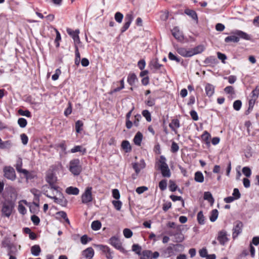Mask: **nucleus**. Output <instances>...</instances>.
<instances>
[{
	"instance_id": "nucleus-1",
	"label": "nucleus",
	"mask_w": 259,
	"mask_h": 259,
	"mask_svg": "<svg viewBox=\"0 0 259 259\" xmlns=\"http://www.w3.org/2000/svg\"><path fill=\"white\" fill-rule=\"evenodd\" d=\"M15 206V201L12 200H5L2 205V216L9 218L12 214Z\"/></svg>"
},
{
	"instance_id": "nucleus-2",
	"label": "nucleus",
	"mask_w": 259,
	"mask_h": 259,
	"mask_svg": "<svg viewBox=\"0 0 259 259\" xmlns=\"http://www.w3.org/2000/svg\"><path fill=\"white\" fill-rule=\"evenodd\" d=\"M70 171L75 176H78L82 170V166L80 160L78 158L73 159L69 162Z\"/></svg>"
},
{
	"instance_id": "nucleus-3",
	"label": "nucleus",
	"mask_w": 259,
	"mask_h": 259,
	"mask_svg": "<svg viewBox=\"0 0 259 259\" xmlns=\"http://www.w3.org/2000/svg\"><path fill=\"white\" fill-rule=\"evenodd\" d=\"M4 176L12 181L16 178V172L14 168L10 166H6L3 168Z\"/></svg>"
},
{
	"instance_id": "nucleus-4",
	"label": "nucleus",
	"mask_w": 259,
	"mask_h": 259,
	"mask_svg": "<svg viewBox=\"0 0 259 259\" xmlns=\"http://www.w3.org/2000/svg\"><path fill=\"white\" fill-rule=\"evenodd\" d=\"M92 187H87L84 193L81 195V201L82 203L87 204L93 201Z\"/></svg>"
},
{
	"instance_id": "nucleus-5",
	"label": "nucleus",
	"mask_w": 259,
	"mask_h": 259,
	"mask_svg": "<svg viewBox=\"0 0 259 259\" xmlns=\"http://www.w3.org/2000/svg\"><path fill=\"white\" fill-rule=\"evenodd\" d=\"M243 227V224L240 221H236L234 223V227L232 230V238L233 239L237 238L238 235L242 233Z\"/></svg>"
},
{
	"instance_id": "nucleus-6",
	"label": "nucleus",
	"mask_w": 259,
	"mask_h": 259,
	"mask_svg": "<svg viewBox=\"0 0 259 259\" xmlns=\"http://www.w3.org/2000/svg\"><path fill=\"white\" fill-rule=\"evenodd\" d=\"M134 18V13L132 11L126 14L124 18V24L120 29L121 33L125 32L129 28Z\"/></svg>"
},
{
	"instance_id": "nucleus-7",
	"label": "nucleus",
	"mask_w": 259,
	"mask_h": 259,
	"mask_svg": "<svg viewBox=\"0 0 259 259\" xmlns=\"http://www.w3.org/2000/svg\"><path fill=\"white\" fill-rule=\"evenodd\" d=\"M175 246H171L170 244L168 246L165 248L160 250L161 256L163 258H167L171 256L175 255Z\"/></svg>"
},
{
	"instance_id": "nucleus-8",
	"label": "nucleus",
	"mask_w": 259,
	"mask_h": 259,
	"mask_svg": "<svg viewBox=\"0 0 259 259\" xmlns=\"http://www.w3.org/2000/svg\"><path fill=\"white\" fill-rule=\"evenodd\" d=\"M184 226L183 225H178L176 229L174 230V233L175 235L176 242H181L184 240V237L182 234V232L184 230Z\"/></svg>"
},
{
	"instance_id": "nucleus-9",
	"label": "nucleus",
	"mask_w": 259,
	"mask_h": 259,
	"mask_svg": "<svg viewBox=\"0 0 259 259\" xmlns=\"http://www.w3.org/2000/svg\"><path fill=\"white\" fill-rule=\"evenodd\" d=\"M109 244L115 247L116 249L121 250L123 249L122 243L119 239L116 236H112L108 241Z\"/></svg>"
},
{
	"instance_id": "nucleus-10",
	"label": "nucleus",
	"mask_w": 259,
	"mask_h": 259,
	"mask_svg": "<svg viewBox=\"0 0 259 259\" xmlns=\"http://www.w3.org/2000/svg\"><path fill=\"white\" fill-rule=\"evenodd\" d=\"M66 31L67 33L73 38L74 42V46L80 43L79 37L78 35L79 33V30L78 29H76L75 31H74L71 28H67Z\"/></svg>"
},
{
	"instance_id": "nucleus-11",
	"label": "nucleus",
	"mask_w": 259,
	"mask_h": 259,
	"mask_svg": "<svg viewBox=\"0 0 259 259\" xmlns=\"http://www.w3.org/2000/svg\"><path fill=\"white\" fill-rule=\"evenodd\" d=\"M99 247L105 254L107 259H113L114 252L107 245H99Z\"/></svg>"
},
{
	"instance_id": "nucleus-12",
	"label": "nucleus",
	"mask_w": 259,
	"mask_h": 259,
	"mask_svg": "<svg viewBox=\"0 0 259 259\" xmlns=\"http://www.w3.org/2000/svg\"><path fill=\"white\" fill-rule=\"evenodd\" d=\"M217 239L219 241L220 244L222 245H225V244L229 240L227 237V232L225 230L220 231L218 233Z\"/></svg>"
},
{
	"instance_id": "nucleus-13",
	"label": "nucleus",
	"mask_w": 259,
	"mask_h": 259,
	"mask_svg": "<svg viewBox=\"0 0 259 259\" xmlns=\"http://www.w3.org/2000/svg\"><path fill=\"white\" fill-rule=\"evenodd\" d=\"M232 33L239 37V40L240 38L247 40L251 39V37L249 34L241 30H236L232 32Z\"/></svg>"
},
{
	"instance_id": "nucleus-14",
	"label": "nucleus",
	"mask_w": 259,
	"mask_h": 259,
	"mask_svg": "<svg viewBox=\"0 0 259 259\" xmlns=\"http://www.w3.org/2000/svg\"><path fill=\"white\" fill-rule=\"evenodd\" d=\"M172 34L174 37L178 41H183L184 37L182 32H181L177 27L174 28L171 30Z\"/></svg>"
},
{
	"instance_id": "nucleus-15",
	"label": "nucleus",
	"mask_w": 259,
	"mask_h": 259,
	"mask_svg": "<svg viewBox=\"0 0 259 259\" xmlns=\"http://www.w3.org/2000/svg\"><path fill=\"white\" fill-rule=\"evenodd\" d=\"M169 126L176 134H178L177 128L180 127V121L178 119L175 118L171 120L169 124Z\"/></svg>"
},
{
	"instance_id": "nucleus-16",
	"label": "nucleus",
	"mask_w": 259,
	"mask_h": 259,
	"mask_svg": "<svg viewBox=\"0 0 259 259\" xmlns=\"http://www.w3.org/2000/svg\"><path fill=\"white\" fill-rule=\"evenodd\" d=\"M177 52L182 56L184 57H191L190 49L187 50V49L183 47L176 48Z\"/></svg>"
},
{
	"instance_id": "nucleus-17",
	"label": "nucleus",
	"mask_w": 259,
	"mask_h": 259,
	"mask_svg": "<svg viewBox=\"0 0 259 259\" xmlns=\"http://www.w3.org/2000/svg\"><path fill=\"white\" fill-rule=\"evenodd\" d=\"M205 50V47L203 45H199L194 48L190 49L191 57L200 54Z\"/></svg>"
},
{
	"instance_id": "nucleus-18",
	"label": "nucleus",
	"mask_w": 259,
	"mask_h": 259,
	"mask_svg": "<svg viewBox=\"0 0 259 259\" xmlns=\"http://www.w3.org/2000/svg\"><path fill=\"white\" fill-rule=\"evenodd\" d=\"M46 180L49 184H55L57 177L52 171H48L47 173Z\"/></svg>"
},
{
	"instance_id": "nucleus-19",
	"label": "nucleus",
	"mask_w": 259,
	"mask_h": 259,
	"mask_svg": "<svg viewBox=\"0 0 259 259\" xmlns=\"http://www.w3.org/2000/svg\"><path fill=\"white\" fill-rule=\"evenodd\" d=\"M205 93L208 97H211L214 93V87L210 83H206L205 87Z\"/></svg>"
},
{
	"instance_id": "nucleus-20",
	"label": "nucleus",
	"mask_w": 259,
	"mask_h": 259,
	"mask_svg": "<svg viewBox=\"0 0 259 259\" xmlns=\"http://www.w3.org/2000/svg\"><path fill=\"white\" fill-rule=\"evenodd\" d=\"M44 194L47 197L54 199V201L55 203L59 204L62 206L67 203V201L64 199V198H58L56 196H51L48 194H46V192H44Z\"/></svg>"
},
{
	"instance_id": "nucleus-21",
	"label": "nucleus",
	"mask_w": 259,
	"mask_h": 259,
	"mask_svg": "<svg viewBox=\"0 0 259 259\" xmlns=\"http://www.w3.org/2000/svg\"><path fill=\"white\" fill-rule=\"evenodd\" d=\"M94 255V250L92 247H89L82 251V255L86 258L91 259Z\"/></svg>"
},
{
	"instance_id": "nucleus-22",
	"label": "nucleus",
	"mask_w": 259,
	"mask_h": 259,
	"mask_svg": "<svg viewBox=\"0 0 259 259\" xmlns=\"http://www.w3.org/2000/svg\"><path fill=\"white\" fill-rule=\"evenodd\" d=\"M22 159L20 158L17 162L16 164V168L19 172L22 173L23 174H27L28 173V170L25 169H22Z\"/></svg>"
},
{
	"instance_id": "nucleus-23",
	"label": "nucleus",
	"mask_w": 259,
	"mask_h": 259,
	"mask_svg": "<svg viewBox=\"0 0 259 259\" xmlns=\"http://www.w3.org/2000/svg\"><path fill=\"white\" fill-rule=\"evenodd\" d=\"M143 139V135L142 134L138 132L137 133L136 135L135 136V137L134 138V142L135 145L137 146H140L142 141Z\"/></svg>"
},
{
	"instance_id": "nucleus-24",
	"label": "nucleus",
	"mask_w": 259,
	"mask_h": 259,
	"mask_svg": "<svg viewBox=\"0 0 259 259\" xmlns=\"http://www.w3.org/2000/svg\"><path fill=\"white\" fill-rule=\"evenodd\" d=\"M211 136L210 134L207 132L206 131H204L203 134L201 135V139L203 141L205 142V143L208 145H210V138Z\"/></svg>"
},
{
	"instance_id": "nucleus-25",
	"label": "nucleus",
	"mask_w": 259,
	"mask_h": 259,
	"mask_svg": "<svg viewBox=\"0 0 259 259\" xmlns=\"http://www.w3.org/2000/svg\"><path fill=\"white\" fill-rule=\"evenodd\" d=\"M217 59L214 56H209L205 58L204 63L207 65H213L217 63Z\"/></svg>"
},
{
	"instance_id": "nucleus-26",
	"label": "nucleus",
	"mask_w": 259,
	"mask_h": 259,
	"mask_svg": "<svg viewBox=\"0 0 259 259\" xmlns=\"http://www.w3.org/2000/svg\"><path fill=\"white\" fill-rule=\"evenodd\" d=\"M77 152H80L81 153L82 155H84L87 152V150L85 148H83L81 146H75L73 148L70 150V152L74 153Z\"/></svg>"
},
{
	"instance_id": "nucleus-27",
	"label": "nucleus",
	"mask_w": 259,
	"mask_h": 259,
	"mask_svg": "<svg viewBox=\"0 0 259 259\" xmlns=\"http://www.w3.org/2000/svg\"><path fill=\"white\" fill-rule=\"evenodd\" d=\"M66 192L69 195H78L79 192V189L76 187H69L66 189Z\"/></svg>"
},
{
	"instance_id": "nucleus-28",
	"label": "nucleus",
	"mask_w": 259,
	"mask_h": 259,
	"mask_svg": "<svg viewBox=\"0 0 259 259\" xmlns=\"http://www.w3.org/2000/svg\"><path fill=\"white\" fill-rule=\"evenodd\" d=\"M121 147L124 150L126 153H128L131 151L132 147L130 143L128 141L124 140L122 142Z\"/></svg>"
},
{
	"instance_id": "nucleus-29",
	"label": "nucleus",
	"mask_w": 259,
	"mask_h": 259,
	"mask_svg": "<svg viewBox=\"0 0 259 259\" xmlns=\"http://www.w3.org/2000/svg\"><path fill=\"white\" fill-rule=\"evenodd\" d=\"M203 198L204 200H207L210 203L211 205H212L214 200L210 192H205L204 193Z\"/></svg>"
},
{
	"instance_id": "nucleus-30",
	"label": "nucleus",
	"mask_w": 259,
	"mask_h": 259,
	"mask_svg": "<svg viewBox=\"0 0 259 259\" xmlns=\"http://www.w3.org/2000/svg\"><path fill=\"white\" fill-rule=\"evenodd\" d=\"M138 80L136 75L135 73H131L127 77V82L131 85H133L136 81Z\"/></svg>"
},
{
	"instance_id": "nucleus-31",
	"label": "nucleus",
	"mask_w": 259,
	"mask_h": 259,
	"mask_svg": "<svg viewBox=\"0 0 259 259\" xmlns=\"http://www.w3.org/2000/svg\"><path fill=\"white\" fill-rule=\"evenodd\" d=\"M41 252V249L38 245H34L31 247V253L34 256H38Z\"/></svg>"
},
{
	"instance_id": "nucleus-32",
	"label": "nucleus",
	"mask_w": 259,
	"mask_h": 259,
	"mask_svg": "<svg viewBox=\"0 0 259 259\" xmlns=\"http://www.w3.org/2000/svg\"><path fill=\"white\" fill-rule=\"evenodd\" d=\"M194 180L198 183H202L204 181V176L201 171H198L195 173Z\"/></svg>"
},
{
	"instance_id": "nucleus-33",
	"label": "nucleus",
	"mask_w": 259,
	"mask_h": 259,
	"mask_svg": "<svg viewBox=\"0 0 259 259\" xmlns=\"http://www.w3.org/2000/svg\"><path fill=\"white\" fill-rule=\"evenodd\" d=\"M151 250H144L142 251L140 259H152Z\"/></svg>"
},
{
	"instance_id": "nucleus-34",
	"label": "nucleus",
	"mask_w": 259,
	"mask_h": 259,
	"mask_svg": "<svg viewBox=\"0 0 259 259\" xmlns=\"http://www.w3.org/2000/svg\"><path fill=\"white\" fill-rule=\"evenodd\" d=\"M225 41L227 43L230 42H238L239 41V37L235 34L230 35L225 38Z\"/></svg>"
},
{
	"instance_id": "nucleus-35",
	"label": "nucleus",
	"mask_w": 259,
	"mask_h": 259,
	"mask_svg": "<svg viewBox=\"0 0 259 259\" xmlns=\"http://www.w3.org/2000/svg\"><path fill=\"white\" fill-rule=\"evenodd\" d=\"M197 220L199 224L202 225L205 224V217L203 214L202 211H200L197 213Z\"/></svg>"
},
{
	"instance_id": "nucleus-36",
	"label": "nucleus",
	"mask_w": 259,
	"mask_h": 259,
	"mask_svg": "<svg viewBox=\"0 0 259 259\" xmlns=\"http://www.w3.org/2000/svg\"><path fill=\"white\" fill-rule=\"evenodd\" d=\"M101 223L99 221H94L92 223L91 228L94 231H98L101 228Z\"/></svg>"
},
{
	"instance_id": "nucleus-37",
	"label": "nucleus",
	"mask_w": 259,
	"mask_h": 259,
	"mask_svg": "<svg viewBox=\"0 0 259 259\" xmlns=\"http://www.w3.org/2000/svg\"><path fill=\"white\" fill-rule=\"evenodd\" d=\"M160 169L163 177L167 178L170 177V171L168 166H166L164 168H160Z\"/></svg>"
},
{
	"instance_id": "nucleus-38",
	"label": "nucleus",
	"mask_w": 259,
	"mask_h": 259,
	"mask_svg": "<svg viewBox=\"0 0 259 259\" xmlns=\"http://www.w3.org/2000/svg\"><path fill=\"white\" fill-rule=\"evenodd\" d=\"M185 13L190 17H191L194 20H197L198 17L195 11L190 10V9H186L185 11Z\"/></svg>"
},
{
	"instance_id": "nucleus-39",
	"label": "nucleus",
	"mask_w": 259,
	"mask_h": 259,
	"mask_svg": "<svg viewBox=\"0 0 259 259\" xmlns=\"http://www.w3.org/2000/svg\"><path fill=\"white\" fill-rule=\"evenodd\" d=\"M218 214L219 212L217 209H213L211 211L210 215L209 217L210 221L212 222H215L218 217Z\"/></svg>"
},
{
	"instance_id": "nucleus-40",
	"label": "nucleus",
	"mask_w": 259,
	"mask_h": 259,
	"mask_svg": "<svg viewBox=\"0 0 259 259\" xmlns=\"http://www.w3.org/2000/svg\"><path fill=\"white\" fill-rule=\"evenodd\" d=\"M12 144L10 140L2 141L0 145V149H9L11 147Z\"/></svg>"
},
{
	"instance_id": "nucleus-41",
	"label": "nucleus",
	"mask_w": 259,
	"mask_h": 259,
	"mask_svg": "<svg viewBox=\"0 0 259 259\" xmlns=\"http://www.w3.org/2000/svg\"><path fill=\"white\" fill-rule=\"evenodd\" d=\"M30 192L32 194H33L35 197V200L36 201L39 202V197L40 196V193L39 190L36 189H32L30 190Z\"/></svg>"
},
{
	"instance_id": "nucleus-42",
	"label": "nucleus",
	"mask_w": 259,
	"mask_h": 259,
	"mask_svg": "<svg viewBox=\"0 0 259 259\" xmlns=\"http://www.w3.org/2000/svg\"><path fill=\"white\" fill-rule=\"evenodd\" d=\"M142 115L146 118L148 122L151 121V115L150 112L147 110H144L142 112Z\"/></svg>"
},
{
	"instance_id": "nucleus-43",
	"label": "nucleus",
	"mask_w": 259,
	"mask_h": 259,
	"mask_svg": "<svg viewBox=\"0 0 259 259\" xmlns=\"http://www.w3.org/2000/svg\"><path fill=\"white\" fill-rule=\"evenodd\" d=\"M166 159L165 157L164 156H161L160 157V160H159V168H164L165 167L168 166V165L166 163Z\"/></svg>"
},
{
	"instance_id": "nucleus-44",
	"label": "nucleus",
	"mask_w": 259,
	"mask_h": 259,
	"mask_svg": "<svg viewBox=\"0 0 259 259\" xmlns=\"http://www.w3.org/2000/svg\"><path fill=\"white\" fill-rule=\"evenodd\" d=\"M123 18V15L120 12H118L115 14L114 18H115V21L117 22H118L119 23H121Z\"/></svg>"
},
{
	"instance_id": "nucleus-45",
	"label": "nucleus",
	"mask_w": 259,
	"mask_h": 259,
	"mask_svg": "<svg viewBox=\"0 0 259 259\" xmlns=\"http://www.w3.org/2000/svg\"><path fill=\"white\" fill-rule=\"evenodd\" d=\"M145 104L150 107H152L155 105V100L154 98L149 96L148 99L145 101Z\"/></svg>"
},
{
	"instance_id": "nucleus-46",
	"label": "nucleus",
	"mask_w": 259,
	"mask_h": 259,
	"mask_svg": "<svg viewBox=\"0 0 259 259\" xmlns=\"http://www.w3.org/2000/svg\"><path fill=\"white\" fill-rule=\"evenodd\" d=\"M241 106H242V102L239 100H236L233 103V108L234 110H235L236 111H239L241 109Z\"/></svg>"
},
{
	"instance_id": "nucleus-47",
	"label": "nucleus",
	"mask_w": 259,
	"mask_h": 259,
	"mask_svg": "<svg viewBox=\"0 0 259 259\" xmlns=\"http://www.w3.org/2000/svg\"><path fill=\"white\" fill-rule=\"evenodd\" d=\"M259 95V86L257 85L251 92V97L252 99H256Z\"/></svg>"
},
{
	"instance_id": "nucleus-48",
	"label": "nucleus",
	"mask_w": 259,
	"mask_h": 259,
	"mask_svg": "<svg viewBox=\"0 0 259 259\" xmlns=\"http://www.w3.org/2000/svg\"><path fill=\"white\" fill-rule=\"evenodd\" d=\"M124 236L126 238H130L133 236V232L128 228H125L123 231Z\"/></svg>"
},
{
	"instance_id": "nucleus-49",
	"label": "nucleus",
	"mask_w": 259,
	"mask_h": 259,
	"mask_svg": "<svg viewBox=\"0 0 259 259\" xmlns=\"http://www.w3.org/2000/svg\"><path fill=\"white\" fill-rule=\"evenodd\" d=\"M18 124L20 127L24 128L26 126L27 121L26 119L24 118H19L18 120Z\"/></svg>"
},
{
	"instance_id": "nucleus-50",
	"label": "nucleus",
	"mask_w": 259,
	"mask_h": 259,
	"mask_svg": "<svg viewBox=\"0 0 259 259\" xmlns=\"http://www.w3.org/2000/svg\"><path fill=\"white\" fill-rule=\"evenodd\" d=\"M18 113L22 116H25L27 117H31V114L30 112L28 110H23L22 109H19L18 110Z\"/></svg>"
},
{
	"instance_id": "nucleus-51",
	"label": "nucleus",
	"mask_w": 259,
	"mask_h": 259,
	"mask_svg": "<svg viewBox=\"0 0 259 259\" xmlns=\"http://www.w3.org/2000/svg\"><path fill=\"white\" fill-rule=\"evenodd\" d=\"M132 250L135 251L137 254L140 255L142 253H141L142 248L138 244H134L132 246Z\"/></svg>"
},
{
	"instance_id": "nucleus-52",
	"label": "nucleus",
	"mask_w": 259,
	"mask_h": 259,
	"mask_svg": "<svg viewBox=\"0 0 259 259\" xmlns=\"http://www.w3.org/2000/svg\"><path fill=\"white\" fill-rule=\"evenodd\" d=\"M159 187L161 191H164L167 187V180H162L159 183Z\"/></svg>"
},
{
	"instance_id": "nucleus-53",
	"label": "nucleus",
	"mask_w": 259,
	"mask_h": 259,
	"mask_svg": "<svg viewBox=\"0 0 259 259\" xmlns=\"http://www.w3.org/2000/svg\"><path fill=\"white\" fill-rule=\"evenodd\" d=\"M83 126V122L81 120H77L75 122V130L77 133H79L82 130L81 127Z\"/></svg>"
},
{
	"instance_id": "nucleus-54",
	"label": "nucleus",
	"mask_w": 259,
	"mask_h": 259,
	"mask_svg": "<svg viewBox=\"0 0 259 259\" xmlns=\"http://www.w3.org/2000/svg\"><path fill=\"white\" fill-rule=\"evenodd\" d=\"M2 247L5 248H8L10 250H11L12 245L10 243V241L8 239L4 240L2 242Z\"/></svg>"
},
{
	"instance_id": "nucleus-55",
	"label": "nucleus",
	"mask_w": 259,
	"mask_h": 259,
	"mask_svg": "<svg viewBox=\"0 0 259 259\" xmlns=\"http://www.w3.org/2000/svg\"><path fill=\"white\" fill-rule=\"evenodd\" d=\"M179 150V146L177 143L173 141L171 146L170 151L172 153H176Z\"/></svg>"
},
{
	"instance_id": "nucleus-56",
	"label": "nucleus",
	"mask_w": 259,
	"mask_h": 259,
	"mask_svg": "<svg viewBox=\"0 0 259 259\" xmlns=\"http://www.w3.org/2000/svg\"><path fill=\"white\" fill-rule=\"evenodd\" d=\"M112 204L117 210H120L122 206V202L119 200H113L112 201Z\"/></svg>"
},
{
	"instance_id": "nucleus-57",
	"label": "nucleus",
	"mask_w": 259,
	"mask_h": 259,
	"mask_svg": "<svg viewBox=\"0 0 259 259\" xmlns=\"http://www.w3.org/2000/svg\"><path fill=\"white\" fill-rule=\"evenodd\" d=\"M168 58L169 60L172 61H175L177 63H179L181 61L180 58H179L174 55L171 52H169L168 55Z\"/></svg>"
},
{
	"instance_id": "nucleus-58",
	"label": "nucleus",
	"mask_w": 259,
	"mask_h": 259,
	"mask_svg": "<svg viewBox=\"0 0 259 259\" xmlns=\"http://www.w3.org/2000/svg\"><path fill=\"white\" fill-rule=\"evenodd\" d=\"M242 172L246 177H249L251 175V169L247 166L242 168Z\"/></svg>"
},
{
	"instance_id": "nucleus-59",
	"label": "nucleus",
	"mask_w": 259,
	"mask_h": 259,
	"mask_svg": "<svg viewBox=\"0 0 259 259\" xmlns=\"http://www.w3.org/2000/svg\"><path fill=\"white\" fill-rule=\"evenodd\" d=\"M224 91L226 93L231 95H234L235 94V91L234 88L232 86H227L226 87Z\"/></svg>"
},
{
	"instance_id": "nucleus-60",
	"label": "nucleus",
	"mask_w": 259,
	"mask_h": 259,
	"mask_svg": "<svg viewBox=\"0 0 259 259\" xmlns=\"http://www.w3.org/2000/svg\"><path fill=\"white\" fill-rule=\"evenodd\" d=\"M171 246H175L174 248H175V252H179V251H182L183 249H184V246L183 245L181 244H170Z\"/></svg>"
},
{
	"instance_id": "nucleus-61",
	"label": "nucleus",
	"mask_w": 259,
	"mask_h": 259,
	"mask_svg": "<svg viewBox=\"0 0 259 259\" xmlns=\"http://www.w3.org/2000/svg\"><path fill=\"white\" fill-rule=\"evenodd\" d=\"M177 188L178 187L177 185L175 184V183L174 181L170 180L169 181V190L171 192H175L177 189Z\"/></svg>"
},
{
	"instance_id": "nucleus-62",
	"label": "nucleus",
	"mask_w": 259,
	"mask_h": 259,
	"mask_svg": "<svg viewBox=\"0 0 259 259\" xmlns=\"http://www.w3.org/2000/svg\"><path fill=\"white\" fill-rule=\"evenodd\" d=\"M148 187L146 186H141L138 187L136 189V191L138 194H141L144 193L145 191L148 190Z\"/></svg>"
},
{
	"instance_id": "nucleus-63",
	"label": "nucleus",
	"mask_w": 259,
	"mask_h": 259,
	"mask_svg": "<svg viewBox=\"0 0 259 259\" xmlns=\"http://www.w3.org/2000/svg\"><path fill=\"white\" fill-rule=\"evenodd\" d=\"M233 197L234 198H235V199H238L240 198L241 194L240 193V192H239L238 189H237V188L234 189L233 192Z\"/></svg>"
},
{
	"instance_id": "nucleus-64",
	"label": "nucleus",
	"mask_w": 259,
	"mask_h": 259,
	"mask_svg": "<svg viewBox=\"0 0 259 259\" xmlns=\"http://www.w3.org/2000/svg\"><path fill=\"white\" fill-rule=\"evenodd\" d=\"M21 142L23 145H26L28 143V138L25 134H22L20 135Z\"/></svg>"
}]
</instances>
